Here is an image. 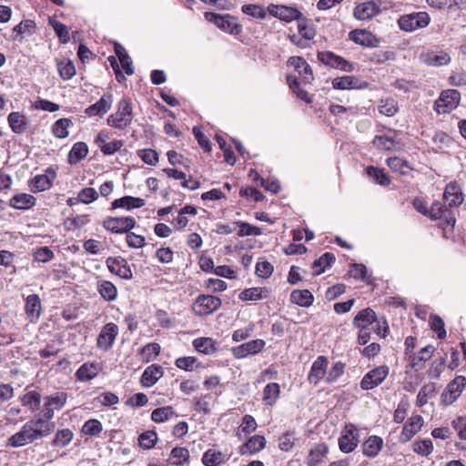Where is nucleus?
I'll list each match as a JSON object with an SVG mask.
<instances>
[{
    "mask_svg": "<svg viewBox=\"0 0 466 466\" xmlns=\"http://www.w3.org/2000/svg\"><path fill=\"white\" fill-rule=\"evenodd\" d=\"M74 439V432L68 429L57 430L51 441V445L56 448L66 447Z\"/></svg>",
    "mask_w": 466,
    "mask_h": 466,
    "instance_id": "c03bdc74",
    "label": "nucleus"
},
{
    "mask_svg": "<svg viewBox=\"0 0 466 466\" xmlns=\"http://www.w3.org/2000/svg\"><path fill=\"white\" fill-rule=\"evenodd\" d=\"M318 58L323 65L332 68L345 72H352L354 70L352 63L331 51L319 52Z\"/></svg>",
    "mask_w": 466,
    "mask_h": 466,
    "instance_id": "9b49d317",
    "label": "nucleus"
},
{
    "mask_svg": "<svg viewBox=\"0 0 466 466\" xmlns=\"http://www.w3.org/2000/svg\"><path fill=\"white\" fill-rule=\"evenodd\" d=\"M88 154V147L85 142H76L70 149L67 161L70 165H76Z\"/></svg>",
    "mask_w": 466,
    "mask_h": 466,
    "instance_id": "ea45409f",
    "label": "nucleus"
},
{
    "mask_svg": "<svg viewBox=\"0 0 466 466\" xmlns=\"http://www.w3.org/2000/svg\"><path fill=\"white\" fill-rule=\"evenodd\" d=\"M359 442L360 440L357 427L352 423L346 424L341 431L340 437L339 438V450L344 453H350L357 448Z\"/></svg>",
    "mask_w": 466,
    "mask_h": 466,
    "instance_id": "0eeeda50",
    "label": "nucleus"
},
{
    "mask_svg": "<svg viewBox=\"0 0 466 466\" xmlns=\"http://www.w3.org/2000/svg\"><path fill=\"white\" fill-rule=\"evenodd\" d=\"M36 204V198L27 193L14 195L9 200V206L15 209H30Z\"/></svg>",
    "mask_w": 466,
    "mask_h": 466,
    "instance_id": "473e14b6",
    "label": "nucleus"
},
{
    "mask_svg": "<svg viewBox=\"0 0 466 466\" xmlns=\"http://www.w3.org/2000/svg\"><path fill=\"white\" fill-rule=\"evenodd\" d=\"M420 58L422 63L430 66H446L451 62L450 55L443 50L424 52Z\"/></svg>",
    "mask_w": 466,
    "mask_h": 466,
    "instance_id": "412c9836",
    "label": "nucleus"
},
{
    "mask_svg": "<svg viewBox=\"0 0 466 466\" xmlns=\"http://www.w3.org/2000/svg\"><path fill=\"white\" fill-rule=\"evenodd\" d=\"M290 301L300 307L308 308L312 305L314 297L308 289H296L290 294Z\"/></svg>",
    "mask_w": 466,
    "mask_h": 466,
    "instance_id": "a18cd8bd",
    "label": "nucleus"
},
{
    "mask_svg": "<svg viewBox=\"0 0 466 466\" xmlns=\"http://www.w3.org/2000/svg\"><path fill=\"white\" fill-rule=\"evenodd\" d=\"M380 12V5L374 1H367L359 4L353 10L354 17L358 20H369L378 15Z\"/></svg>",
    "mask_w": 466,
    "mask_h": 466,
    "instance_id": "a211bd4d",
    "label": "nucleus"
},
{
    "mask_svg": "<svg viewBox=\"0 0 466 466\" xmlns=\"http://www.w3.org/2000/svg\"><path fill=\"white\" fill-rule=\"evenodd\" d=\"M266 445V440L261 435H255L248 439L247 442L242 444L239 448V452L242 455L245 454H254L258 451H260L264 449Z\"/></svg>",
    "mask_w": 466,
    "mask_h": 466,
    "instance_id": "f704fd0d",
    "label": "nucleus"
},
{
    "mask_svg": "<svg viewBox=\"0 0 466 466\" xmlns=\"http://www.w3.org/2000/svg\"><path fill=\"white\" fill-rule=\"evenodd\" d=\"M113 96L110 93H105L95 104L86 108L85 113L89 116H102L111 107Z\"/></svg>",
    "mask_w": 466,
    "mask_h": 466,
    "instance_id": "4be33fe9",
    "label": "nucleus"
},
{
    "mask_svg": "<svg viewBox=\"0 0 466 466\" xmlns=\"http://www.w3.org/2000/svg\"><path fill=\"white\" fill-rule=\"evenodd\" d=\"M96 288L100 297L106 302L115 301L118 297L117 288L109 280L98 279Z\"/></svg>",
    "mask_w": 466,
    "mask_h": 466,
    "instance_id": "c85d7f7f",
    "label": "nucleus"
},
{
    "mask_svg": "<svg viewBox=\"0 0 466 466\" xmlns=\"http://www.w3.org/2000/svg\"><path fill=\"white\" fill-rule=\"evenodd\" d=\"M19 400L23 407L26 408L31 412H35L40 409L42 396L39 391L35 390H28L19 397Z\"/></svg>",
    "mask_w": 466,
    "mask_h": 466,
    "instance_id": "c756f323",
    "label": "nucleus"
},
{
    "mask_svg": "<svg viewBox=\"0 0 466 466\" xmlns=\"http://www.w3.org/2000/svg\"><path fill=\"white\" fill-rule=\"evenodd\" d=\"M377 321V316L370 308L364 309L357 313L353 319L352 324L359 329H368V327Z\"/></svg>",
    "mask_w": 466,
    "mask_h": 466,
    "instance_id": "2f4dec72",
    "label": "nucleus"
},
{
    "mask_svg": "<svg viewBox=\"0 0 466 466\" xmlns=\"http://www.w3.org/2000/svg\"><path fill=\"white\" fill-rule=\"evenodd\" d=\"M103 431L102 423L96 419L87 420L82 426V433L86 436H98Z\"/></svg>",
    "mask_w": 466,
    "mask_h": 466,
    "instance_id": "13d9d810",
    "label": "nucleus"
},
{
    "mask_svg": "<svg viewBox=\"0 0 466 466\" xmlns=\"http://www.w3.org/2000/svg\"><path fill=\"white\" fill-rule=\"evenodd\" d=\"M188 459L189 451L187 448L184 447H176L172 449L169 455V461L171 464L176 466L183 465L188 461Z\"/></svg>",
    "mask_w": 466,
    "mask_h": 466,
    "instance_id": "6e6d98bb",
    "label": "nucleus"
},
{
    "mask_svg": "<svg viewBox=\"0 0 466 466\" xmlns=\"http://www.w3.org/2000/svg\"><path fill=\"white\" fill-rule=\"evenodd\" d=\"M288 66L294 67L295 71L299 76L300 82L308 84L313 80L314 77L311 67L304 58L300 56H291L288 60Z\"/></svg>",
    "mask_w": 466,
    "mask_h": 466,
    "instance_id": "6ab92c4d",
    "label": "nucleus"
},
{
    "mask_svg": "<svg viewBox=\"0 0 466 466\" xmlns=\"http://www.w3.org/2000/svg\"><path fill=\"white\" fill-rule=\"evenodd\" d=\"M198 213V210L195 207L191 205H187L182 208L176 218L173 219V225L176 229L181 230L187 227L188 224V219L187 218V215L191 217H195Z\"/></svg>",
    "mask_w": 466,
    "mask_h": 466,
    "instance_id": "a19ab883",
    "label": "nucleus"
},
{
    "mask_svg": "<svg viewBox=\"0 0 466 466\" xmlns=\"http://www.w3.org/2000/svg\"><path fill=\"white\" fill-rule=\"evenodd\" d=\"M268 12L272 16L287 23L299 20L302 16V14L297 8L281 5H269L268 6Z\"/></svg>",
    "mask_w": 466,
    "mask_h": 466,
    "instance_id": "2eb2a0df",
    "label": "nucleus"
},
{
    "mask_svg": "<svg viewBox=\"0 0 466 466\" xmlns=\"http://www.w3.org/2000/svg\"><path fill=\"white\" fill-rule=\"evenodd\" d=\"M56 66L59 76L63 80H69L76 76V70L75 64L69 58L57 60Z\"/></svg>",
    "mask_w": 466,
    "mask_h": 466,
    "instance_id": "37998d69",
    "label": "nucleus"
},
{
    "mask_svg": "<svg viewBox=\"0 0 466 466\" xmlns=\"http://www.w3.org/2000/svg\"><path fill=\"white\" fill-rule=\"evenodd\" d=\"M33 258L35 261L47 263L54 258L53 250L47 247H38L33 250Z\"/></svg>",
    "mask_w": 466,
    "mask_h": 466,
    "instance_id": "052dcab7",
    "label": "nucleus"
},
{
    "mask_svg": "<svg viewBox=\"0 0 466 466\" xmlns=\"http://www.w3.org/2000/svg\"><path fill=\"white\" fill-rule=\"evenodd\" d=\"M132 120V108L127 99H122L118 103L117 111L111 114L107 118V124L116 128H124Z\"/></svg>",
    "mask_w": 466,
    "mask_h": 466,
    "instance_id": "39448f33",
    "label": "nucleus"
},
{
    "mask_svg": "<svg viewBox=\"0 0 466 466\" xmlns=\"http://www.w3.org/2000/svg\"><path fill=\"white\" fill-rule=\"evenodd\" d=\"M350 38L354 43L373 47L379 44V40L370 32L365 29H356L350 33Z\"/></svg>",
    "mask_w": 466,
    "mask_h": 466,
    "instance_id": "7c9ffc66",
    "label": "nucleus"
},
{
    "mask_svg": "<svg viewBox=\"0 0 466 466\" xmlns=\"http://www.w3.org/2000/svg\"><path fill=\"white\" fill-rule=\"evenodd\" d=\"M257 428V422L253 416L246 414L242 419V423L238 428V435L241 437V433L245 435L255 431Z\"/></svg>",
    "mask_w": 466,
    "mask_h": 466,
    "instance_id": "69168bd1",
    "label": "nucleus"
},
{
    "mask_svg": "<svg viewBox=\"0 0 466 466\" xmlns=\"http://www.w3.org/2000/svg\"><path fill=\"white\" fill-rule=\"evenodd\" d=\"M235 224L239 228L238 235L239 237L246 236H259L262 234V229L258 227L252 226L244 221H237Z\"/></svg>",
    "mask_w": 466,
    "mask_h": 466,
    "instance_id": "0e129e2a",
    "label": "nucleus"
},
{
    "mask_svg": "<svg viewBox=\"0 0 466 466\" xmlns=\"http://www.w3.org/2000/svg\"><path fill=\"white\" fill-rule=\"evenodd\" d=\"M328 360L324 356H319L312 363L308 380L309 383L317 385L327 374Z\"/></svg>",
    "mask_w": 466,
    "mask_h": 466,
    "instance_id": "393cba45",
    "label": "nucleus"
},
{
    "mask_svg": "<svg viewBox=\"0 0 466 466\" xmlns=\"http://www.w3.org/2000/svg\"><path fill=\"white\" fill-rule=\"evenodd\" d=\"M41 299L37 294L28 295L25 301V312L30 322L35 323L41 315Z\"/></svg>",
    "mask_w": 466,
    "mask_h": 466,
    "instance_id": "5701e85b",
    "label": "nucleus"
},
{
    "mask_svg": "<svg viewBox=\"0 0 466 466\" xmlns=\"http://www.w3.org/2000/svg\"><path fill=\"white\" fill-rule=\"evenodd\" d=\"M145 205L143 198H135L131 196H125L123 198L115 199L111 203V209L124 208L130 210L132 208H141Z\"/></svg>",
    "mask_w": 466,
    "mask_h": 466,
    "instance_id": "4c0bfd02",
    "label": "nucleus"
},
{
    "mask_svg": "<svg viewBox=\"0 0 466 466\" xmlns=\"http://www.w3.org/2000/svg\"><path fill=\"white\" fill-rule=\"evenodd\" d=\"M389 374V368L385 365L379 366L370 370L362 378L360 387L362 390H372L381 384Z\"/></svg>",
    "mask_w": 466,
    "mask_h": 466,
    "instance_id": "4468645a",
    "label": "nucleus"
},
{
    "mask_svg": "<svg viewBox=\"0 0 466 466\" xmlns=\"http://www.w3.org/2000/svg\"><path fill=\"white\" fill-rule=\"evenodd\" d=\"M280 396V386L277 382L268 383L263 389L262 401L265 406H274Z\"/></svg>",
    "mask_w": 466,
    "mask_h": 466,
    "instance_id": "c9c22d12",
    "label": "nucleus"
},
{
    "mask_svg": "<svg viewBox=\"0 0 466 466\" xmlns=\"http://www.w3.org/2000/svg\"><path fill=\"white\" fill-rule=\"evenodd\" d=\"M444 201L449 207H458L463 201V195L457 182H450L447 184L443 193Z\"/></svg>",
    "mask_w": 466,
    "mask_h": 466,
    "instance_id": "bb28decb",
    "label": "nucleus"
},
{
    "mask_svg": "<svg viewBox=\"0 0 466 466\" xmlns=\"http://www.w3.org/2000/svg\"><path fill=\"white\" fill-rule=\"evenodd\" d=\"M435 390L436 386L434 383L423 385L417 395L416 405L418 407L424 406L434 396Z\"/></svg>",
    "mask_w": 466,
    "mask_h": 466,
    "instance_id": "5fc2aeb1",
    "label": "nucleus"
},
{
    "mask_svg": "<svg viewBox=\"0 0 466 466\" xmlns=\"http://www.w3.org/2000/svg\"><path fill=\"white\" fill-rule=\"evenodd\" d=\"M109 271L122 279L131 278V270L124 258H108L106 261Z\"/></svg>",
    "mask_w": 466,
    "mask_h": 466,
    "instance_id": "cd10ccee",
    "label": "nucleus"
},
{
    "mask_svg": "<svg viewBox=\"0 0 466 466\" xmlns=\"http://www.w3.org/2000/svg\"><path fill=\"white\" fill-rule=\"evenodd\" d=\"M164 375V370L160 365L152 364L147 367V388L153 386Z\"/></svg>",
    "mask_w": 466,
    "mask_h": 466,
    "instance_id": "338daca9",
    "label": "nucleus"
},
{
    "mask_svg": "<svg viewBox=\"0 0 466 466\" xmlns=\"http://www.w3.org/2000/svg\"><path fill=\"white\" fill-rule=\"evenodd\" d=\"M387 164L392 171L399 172L402 175L407 174L410 169L408 162L398 157H389L387 159Z\"/></svg>",
    "mask_w": 466,
    "mask_h": 466,
    "instance_id": "680f3d73",
    "label": "nucleus"
},
{
    "mask_svg": "<svg viewBox=\"0 0 466 466\" xmlns=\"http://www.w3.org/2000/svg\"><path fill=\"white\" fill-rule=\"evenodd\" d=\"M431 22V17L426 12H415L401 15L398 25L402 31L413 32L426 27Z\"/></svg>",
    "mask_w": 466,
    "mask_h": 466,
    "instance_id": "7ed1b4c3",
    "label": "nucleus"
},
{
    "mask_svg": "<svg viewBox=\"0 0 466 466\" xmlns=\"http://www.w3.org/2000/svg\"><path fill=\"white\" fill-rule=\"evenodd\" d=\"M102 370V365L98 362L86 361L76 371L75 376L77 381L86 382L95 379Z\"/></svg>",
    "mask_w": 466,
    "mask_h": 466,
    "instance_id": "aec40b11",
    "label": "nucleus"
},
{
    "mask_svg": "<svg viewBox=\"0 0 466 466\" xmlns=\"http://www.w3.org/2000/svg\"><path fill=\"white\" fill-rule=\"evenodd\" d=\"M366 174L380 186H388L390 184V178L383 169L370 166L366 168Z\"/></svg>",
    "mask_w": 466,
    "mask_h": 466,
    "instance_id": "603ef678",
    "label": "nucleus"
},
{
    "mask_svg": "<svg viewBox=\"0 0 466 466\" xmlns=\"http://www.w3.org/2000/svg\"><path fill=\"white\" fill-rule=\"evenodd\" d=\"M35 22L31 19H25L21 21L17 25L13 28L14 41H21L25 36L32 35L35 31Z\"/></svg>",
    "mask_w": 466,
    "mask_h": 466,
    "instance_id": "72a5a7b5",
    "label": "nucleus"
},
{
    "mask_svg": "<svg viewBox=\"0 0 466 466\" xmlns=\"http://www.w3.org/2000/svg\"><path fill=\"white\" fill-rule=\"evenodd\" d=\"M68 393L63 390L56 391L43 398L44 406L40 413L43 420H46L47 423H54L52 420L55 417V411H59L66 405Z\"/></svg>",
    "mask_w": 466,
    "mask_h": 466,
    "instance_id": "f03ea898",
    "label": "nucleus"
},
{
    "mask_svg": "<svg viewBox=\"0 0 466 466\" xmlns=\"http://www.w3.org/2000/svg\"><path fill=\"white\" fill-rule=\"evenodd\" d=\"M372 144L379 150L391 151L399 143L395 140L394 136L377 135L374 137Z\"/></svg>",
    "mask_w": 466,
    "mask_h": 466,
    "instance_id": "de8ad7c7",
    "label": "nucleus"
},
{
    "mask_svg": "<svg viewBox=\"0 0 466 466\" xmlns=\"http://www.w3.org/2000/svg\"><path fill=\"white\" fill-rule=\"evenodd\" d=\"M383 440L376 435L370 436L362 444L363 454L370 458L376 457L381 451Z\"/></svg>",
    "mask_w": 466,
    "mask_h": 466,
    "instance_id": "e433bc0d",
    "label": "nucleus"
},
{
    "mask_svg": "<svg viewBox=\"0 0 466 466\" xmlns=\"http://www.w3.org/2000/svg\"><path fill=\"white\" fill-rule=\"evenodd\" d=\"M7 121L11 130L15 134H23L28 126L26 117L20 112H11Z\"/></svg>",
    "mask_w": 466,
    "mask_h": 466,
    "instance_id": "58836bf2",
    "label": "nucleus"
},
{
    "mask_svg": "<svg viewBox=\"0 0 466 466\" xmlns=\"http://www.w3.org/2000/svg\"><path fill=\"white\" fill-rule=\"evenodd\" d=\"M194 348L202 353L210 354L215 350L214 341L210 338H198L193 341Z\"/></svg>",
    "mask_w": 466,
    "mask_h": 466,
    "instance_id": "e2e57ef3",
    "label": "nucleus"
},
{
    "mask_svg": "<svg viewBox=\"0 0 466 466\" xmlns=\"http://www.w3.org/2000/svg\"><path fill=\"white\" fill-rule=\"evenodd\" d=\"M225 455L217 450L208 449L202 456L205 466H218L224 462Z\"/></svg>",
    "mask_w": 466,
    "mask_h": 466,
    "instance_id": "3c124183",
    "label": "nucleus"
},
{
    "mask_svg": "<svg viewBox=\"0 0 466 466\" xmlns=\"http://www.w3.org/2000/svg\"><path fill=\"white\" fill-rule=\"evenodd\" d=\"M174 415V409L171 406H165L154 410L151 413V420L159 423L169 420Z\"/></svg>",
    "mask_w": 466,
    "mask_h": 466,
    "instance_id": "bf43d9fd",
    "label": "nucleus"
},
{
    "mask_svg": "<svg viewBox=\"0 0 466 466\" xmlns=\"http://www.w3.org/2000/svg\"><path fill=\"white\" fill-rule=\"evenodd\" d=\"M110 138L107 131H100L95 138V144L100 148L105 156H110L117 152L124 145L122 140L115 139L108 142Z\"/></svg>",
    "mask_w": 466,
    "mask_h": 466,
    "instance_id": "dca6fc26",
    "label": "nucleus"
},
{
    "mask_svg": "<svg viewBox=\"0 0 466 466\" xmlns=\"http://www.w3.org/2000/svg\"><path fill=\"white\" fill-rule=\"evenodd\" d=\"M205 17L208 22L213 23L218 28L232 35H238L241 26L237 23L235 17L229 15H218L212 12H206Z\"/></svg>",
    "mask_w": 466,
    "mask_h": 466,
    "instance_id": "423d86ee",
    "label": "nucleus"
},
{
    "mask_svg": "<svg viewBox=\"0 0 466 466\" xmlns=\"http://www.w3.org/2000/svg\"><path fill=\"white\" fill-rule=\"evenodd\" d=\"M265 341L260 339L245 342L232 349V354L237 359H243L248 355H254L260 352L265 347Z\"/></svg>",
    "mask_w": 466,
    "mask_h": 466,
    "instance_id": "f3484780",
    "label": "nucleus"
},
{
    "mask_svg": "<svg viewBox=\"0 0 466 466\" xmlns=\"http://www.w3.org/2000/svg\"><path fill=\"white\" fill-rule=\"evenodd\" d=\"M461 94L455 89L443 90L434 103V110L440 114H448L457 108Z\"/></svg>",
    "mask_w": 466,
    "mask_h": 466,
    "instance_id": "20e7f679",
    "label": "nucleus"
},
{
    "mask_svg": "<svg viewBox=\"0 0 466 466\" xmlns=\"http://www.w3.org/2000/svg\"><path fill=\"white\" fill-rule=\"evenodd\" d=\"M175 365L177 368L186 371H193L201 367L200 362L195 357L191 356L177 358L175 361Z\"/></svg>",
    "mask_w": 466,
    "mask_h": 466,
    "instance_id": "4d7b16f0",
    "label": "nucleus"
},
{
    "mask_svg": "<svg viewBox=\"0 0 466 466\" xmlns=\"http://www.w3.org/2000/svg\"><path fill=\"white\" fill-rule=\"evenodd\" d=\"M269 296V290L267 288H249L239 294V299L243 301L259 300Z\"/></svg>",
    "mask_w": 466,
    "mask_h": 466,
    "instance_id": "49530a36",
    "label": "nucleus"
},
{
    "mask_svg": "<svg viewBox=\"0 0 466 466\" xmlns=\"http://www.w3.org/2000/svg\"><path fill=\"white\" fill-rule=\"evenodd\" d=\"M466 387V378L459 375L454 378L445 388L441 396V403L445 406L452 404L461 394Z\"/></svg>",
    "mask_w": 466,
    "mask_h": 466,
    "instance_id": "6e6552de",
    "label": "nucleus"
},
{
    "mask_svg": "<svg viewBox=\"0 0 466 466\" xmlns=\"http://www.w3.org/2000/svg\"><path fill=\"white\" fill-rule=\"evenodd\" d=\"M335 262V256L332 253L327 252L316 259L313 263V275L318 276L325 271L327 267H330Z\"/></svg>",
    "mask_w": 466,
    "mask_h": 466,
    "instance_id": "8fccbe9b",
    "label": "nucleus"
},
{
    "mask_svg": "<svg viewBox=\"0 0 466 466\" xmlns=\"http://www.w3.org/2000/svg\"><path fill=\"white\" fill-rule=\"evenodd\" d=\"M71 127H73V122L70 118H59L53 123L51 132L55 137L64 139L69 136L68 128Z\"/></svg>",
    "mask_w": 466,
    "mask_h": 466,
    "instance_id": "79ce46f5",
    "label": "nucleus"
},
{
    "mask_svg": "<svg viewBox=\"0 0 466 466\" xmlns=\"http://www.w3.org/2000/svg\"><path fill=\"white\" fill-rule=\"evenodd\" d=\"M433 451L432 441L430 439L418 441L413 443V451L421 455L428 456Z\"/></svg>",
    "mask_w": 466,
    "mask_h": 466,
    "instance_id": "774afa93",
    "label": "nucleus"
},
{
    "mask_svg": "<svg viewBox=\"0 0 466 466\" xmlns=\"http://www.w3.org/2000/svg\"><path fill=\"white\" fill-rule=\"evenodd\" d=\"M423 419L420 415H414L404 424L399 437L400 442H408L422 427Z\"/></svg>",
    "mask_w": 466,
    "mask_h": 466,
    "instance_id": "b1692460",
    "label": "nucleus"
},
{
    "mask_svg": "<svg viewBox=\"0 0 466 466\" xmlns=\"http://www.w3.org/2000/svg\"><path fill=\"white\" fill-rule=\"evenodd\" d=\"M55 423H47L35 414L21 429L6 440V446L18 448L48 437L55 430Z\"/></svg>",
    "mask_w": 466,
    "mask_h": 466,
    "instance_id": "f257e3e1",
    "label": "nucleus"
},
{
    "mask_svg": "<svg viewBox=\"0 0 466 466\" xmlns=\"http://www.w3.org/2000/svg\"><path fill=\"white\" fill-rule=\"evenodd\" d=\"M136 225L132 217H108L103 221V227L112 233H127Z\"/></svg>",
    "mask_w": 466,
    "mask_h": 466,
    "instance_id": "9d476101",
    "label": "nucleus"
},
{
    "mask_svg": "<svg viewBox=\"0 0 466 466\" xmlns=\"http://www.w3.org/2000/svg\"><path fill=\"white\" fill-rule=\"evenodd\" d=\"M221 306V299L212 295H199L193 304L196 315L207 316L216 311Z\"/></svg>",
    "mask_w": 466,
    "mask_h": 466,
    "instance_id": "1a4fd4ad",
    "label": "nucleus"
},
{
    "mask_svg": "<svg viewBox=\"0 0 466 466\" xmlns=\"http://www.w3.org/2000/svg\"><path fill=\"white\" fill-rule=\"evenodd\" d=\"M89 222V218L87 215H76L72 217H68L65 222L64 226L68 231H75L76 229H80L84 226H86Z\"/></svg>",
    "mask_w": 466,
    "mask_h": 466,
    "instance_id": "864d4df0",
    "label": "nucleus"
},
{
    "mask_svg": "<svg viewBox=\"0 0 466 466\" xmlns=\"http://www.w3.org/2000/svg\"><path fill=\"white\" fill-rule=\"evenodd\" d=\"M367 86L366 82L361 81L354 76H343L332 80V86L335 89L340 90L363 89L367 87Z\"/></svg>",
    "mask_w": 466,
    "mask_h": 466,
    "instance_id": "a878e982",
    "label": "nucleus"
},
{
    "mask_svg": "<svg viewBox=\"0 0 466 466\" xmlns=\"http://www.w3.org/2000/svg\"><path fill=\"white\" fill-rule=\"evenodd\" d=\"M328 452V446L325 443L315 445L309 451L308 456V464L316 466L323 461Z\"/></svg>",
    "mask_w": 466,
    "mask_h": 466,
    "instance_id": "09e8293b",
    "label": "nucleus"
},
{
    "mask_svg": "<svg viewBox=\"0 0 466 466\" xmlns=\"http://www.w3.org/2000/svg\"><path fill=\"white\" fill-rule=\"evenodd\" d=\"M56 178V171L53 167L46 169V173L35 176L29 181V187L33 193H39L50 189Z\"/></svg>",
    "mask_w": 466,
    "mask_h": 466,
    "instance_id": "f8f14e48",
    "label": "nucleus"
},
{
    "mask_svg": "<svg viewBox=\"0 0 466 466\" xmlns=\"http://www.w3.org/2000/svg\"><path fill=\"white\" fill-rule=\"evenodd\" d=\"M119 329L116 324L113 322L106 323L100 330L96 346L98 349L107 351L112 348L118 335Z\"/></svg>",
    "mask_w": 466,
    "mask_h": 466,
    "instance_id": "ddd939ff",
    "label": "nucleus"
}]
</instances>
